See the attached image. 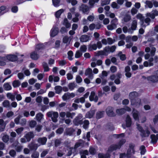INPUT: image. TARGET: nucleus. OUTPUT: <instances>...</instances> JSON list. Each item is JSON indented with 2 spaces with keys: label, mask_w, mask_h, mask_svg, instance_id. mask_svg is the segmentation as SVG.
Segmentation results:
<instances>
[{
  "label": "nucleus",
  "mask_w": 158,
  "mask_h": 158,
  "mask_svg": "<svg viewBox=\"0 0 158 158\" xmlns=\"http://www.w3.org/2000/svg\"><path fill=\"white\" fill-rule=\"evenodd\" d=\"M137 128L139 131L140 132V135L142 137H148L149 135L150 132L148 128L145 131L143 128L139 124L137 125Z\"/></svg>",
  "instance_id": "f257e3e1"
},
{
  "label": "nucleus",
  "mask_w": 158,
  "mask_h": 158,
  "mask_svg": "<svg viewBox=\"0 0 158 158\" xmlns=\"http://www.w3.org/2000/svg\"><path fill=\"white\" fill-rule=\"evenodd\" d=\"M47 115L51 117L53 122L56 123L57 121V118L58 116V113L56 112L50 111L47 113Z\"/></svg>",
  "instance_id": "f03ea898"
},
{
  "label": "nucleus",
  "mask_w": 158,
  "mask_h": 158,
  "mask_svg": "<svg viewBox=\"0 0 158 158\" xmlns=\"http://www.w3.org/2000/svg\"><path fill=\"white\" fill-rule=\"evenodd\" d=\"M150 83H155L158 81V76L156 75H152L150 76L145 77Z\"/></svg>",
  "instance_id": "7ed1b4c3"
},
{
  "label": "nucleus",
  "mask_w": 158,
  "mask_h": 158,
  "mask_svg": "<svg viewBox=\"0 0 158 158\" xmlns=\"http://www.w3.org/2000/svg\"><path fill=\"white\" fill-rule=\"evenodd\" d=\"M131 105L137 108L139 107L142 104L141 100L139 98L131 100Z\"/></svg>",
  "instance_id": "20e7f679"
},
{
  "label": "nucleus",
  "mask_w": 158,
  "mask_h": 158,
  "mask_svg": "<svg viewBox=\"0 0 158 158\" xmlns=\"http://www.w3.org/2000/svg\"><path fill=\"white\" fill-rule=\"evenodd\" d=\"M113 110V108L111 106H109L106 108V111L108 116L112 117L116 116V114L114 112Z\"/></svg>",
  "instance_id": "39448f33"
},
{
  "label": "nucleus",
  "mask_w": 158,
  "mask_h": 158,
  "mask_svg": "<svg viewBox=\"0 0 158 158\" xmlns=\"http://www.w3.org/2000/svg\"><path fill=\"white\" fill-rule=\"evenodd\" d=\"M2 57L5 58V59L3 60V61L5 62L7 60L14 61L17 60V56L15 55H8L6 57Z\"/></svg>",
  "instance_id": "423d86ee"
},
{
  "label": "nucleus",
  "mask_w": 158,
  "mask_h": 158,
  "mask_svg": "<svg viewBox=\"0 0 158 158\" xmlns=\"http://www.w3.org/2000/svg\"><path fill=\"white\" fill-rule=\"evenodd\" d=\"M117 19H113L110 22V24L107 26V29L109 30H112L117 27V26L115 23Z\"/></svg>",
  "instance_id": "0eeeda50"
},
{
  "label": "nucleus",
  "mask_w": 158,
  "mask_h": 158,
  "mask_svg": "<svg viewBox=\"0 0 158 158\" xmlns=\"http://www.w3.org/2000/svg\"><path fill=\"white\" fill-rule=\"evenodd\" d=\"M58 32V28L56 26H54L51 30L50 35L51 37H54L56 35Z\"/></svg>",
  "instance_id": "6e6552de"
},
{
  "label": "nucleus",
  "mask_w": 158,
  "mask_h": 158,
  "mask_svg": "<svg viewBox=\"0 0 158 158\" xmlns=\"http://www.w3.org/2000/svg\"><path fill=\"white\" fill-rule=\"evenodd\" d=\"M132 114L133 117L135 120H139V114L137 110H135V109H133Z\"/></svg>",
  "instance_id": "1a4fd4ad"
},
{
  "label": "nucleus",
  "mask_w": 158,
  "mask_h": 158,
  "mask_svg": "<svg viewBox=\"0 0 158 158\" xmlns=\"http://www.w3.org/2000/svg\"><path fill=\"white\" fill-rule=\"evenodd\" d=\"M117 149H119L117 144H112L108 148L107 151L110 153Z\"/></svg>",
  "instance_id": "9d476101"
},
{
  "label": "nucleus",
  "mask_w": 158,
  "mask_h": 158,
  "mask_svg": "<svg viewBox=\"0 0 158 158\" xmlns=\"http://www.w3.org/2000/svg\"><path fill=\"white\" fill-rule=\"evenodd\" d=\"M126 125L127 127H130L132 124V120L131 118L129 115H127L126 118Z\"/></svg>",
  "instance_id": "9b49d317"
},
{
  "label": "nucleus",
  "mask_w": 158,
  "mask_h": 158,
  "mask_svg": "<svg viewBox=\"0 0 158 158\" xmlns=\"http://www.w3.org/2000/svg\"><path fill=\"white\" fill-rule=\"evenodd\" d=\"M129 96L130 99L131 101V100H133V99H135L138 98V94L137 92L134 91L130 92Z\"/></svg>",
  "instance_id": "f8f14e48"
},
{
  "label": "nucleus",
  "mask_w": 158,
  "mask_h": 158,
  "mask_svg": "<svg viewBox=\"0 0 158 158\" xmlns=\"http://www.w3.org/2000/svg\"><path fill=\"white\" fill-rule=\"evenodd\" d=\"M95 93L94 92L92 91L89 97V100L90 101H94L97 102L98 99V97L95 96Z\"/></svg>",
  "instance_id": "ddd939ff"
},
{
  "label": "nucleus",
  "mask_w": 158,
  "mask_h": 158,
  "mask_svg": "<svg viewBox=\"0 0 158 158\" xmlns=\"http://www.w3.org/2000/svg\"><path fill=\"white\" fill-rule=\"evenodd\" d=\"M80 39L81 42H86L90 40V38L89 36L87 35H83L80 37Z\"/></svg>",
  "instance_id": "4468645a"
},
{
  "label": "nucleus",
  "mask_w": 158,
  "mask_h": 158,
  "mask_svg": "<svg viewBox=\"0 0 158 158\" xmlns=\"http://www.w3.org/2000/svg\"><path fill=\"white\" fill-rule=\"evenodd\" d=\"M34 136L33 133L30 132L26 134L24 137L26 139L27 141H29L31 139L34 137Z\"/></svg>",
  "instance_id": "2eb2a0df"
},
{
  "label": "nucleus",
  "mask_w": 158,
  "mask_h": 158,
  "mask_svg": "<svg viewBox=\"0 0 158 158\" xmlns=\"http://www.w3.org/2000/svg\"><path fill=\"white\" fill-rule=\"evenodd\" d=\"M72 38L71 37L64 36L63 39V42L64 44H69L70 43Z\"/></svg>",
  "instance_id": "dca6fc26"
},
{
  "label": "nucleus",
  "mask_w": 158,
  "mask_h": 158,
  "mask_svg": "<svg viewBox=\"0 0 158 158\" xmlns=\"http://www.w3.org/2000/svg\"><path fill=\"white\" fill-rule=\"evenodd\" d=\"M110 153L107 151L106 154L99 153V158H110Z\"/></svg>",
  "instance_id": "f3484780"
},
{
  "label": "nucleus",
  "mask_w": 158,
  "mask_h": 158,
  "mask_svg": "<svg viewBox=\"0 0 158 158\" xmlns=\"http://www.w3.org/2000/svg\"><path fill=\"white\" fill-rule=\"evenodd\" d=\"M38 141L40 145H44L47 141V138L46 137L40 138L38 139Z\"/></svg>",
  "instance_id": "a211bd4d"
},
{
  "label": "nucleus",
  "mask_w": 158,
  "mask_h": 158,
  "mask_svg": "<svg viewBox=\"0 0 158 158\" xmlns=\"http://www.w3.org/2000/svg\"><path fill=\"white\" fill-rule=\"evenodd\" d=\"M6 96L8 99H10L12 101H14L15 99V95L11 93H7Z\"/></svg>",
  "instance_id": "6ab92c4d"
},
{
  "label": "nucleus",
  "mask_w": 158,
  "mask_h": 158,
  "mask_svg": "<svg viewBox=\"0 0 158 158\" xmlns=\"http://www.w3.org/2000/svg\"><path fill=\"white\" fill-rule=\"evenodd\" d=\"M126 140L125 139H122L119 140L117 145L120 149L121 147L126 143Z\"/></svg>",
  "instance_id": "aec40b11"
},
{
  "label": "nucleus",
  "mask_w": 158,
  "mask_h": 158,
  "mask_svg": "<svg viewBox=\"0 0 158 158\" xmlns=\"http://www.w3.org/2000/svg\"><path fill=\"white\" fill-rule=\"evenodd\" d=\"M80 10L82 11L83 13H85L88 10V7L84 5H82L80 8Z\"/></svg>",
  "instance_id": "412c9836"
},
{
  "label": "nucleus",
  "mask_w": 158,
  "mask_h": 158,
  "mask_svg": "<svg viewBox=\"0 0 158 158\" xmlns=\"http://www.w3.org/2000/svg\"><path fill=\"white\" fill-rule=\"evenodd\" d=\"M116 112L118 115H122L125 113V110L124 108L117 109Z\"/></svg>",
  "instance_id": "4be33fe9"
},
{
  "label": "nucleus",
  "mask_w": 158,
  "mask_h": 158,
  "mask_svg": "<svg viewBox=\"0 0 158 158\" xmlns=\"http://www.w3.org/2000/svg\"><path fill=\"white\" fill-rule=\"evenodd\" d=\"M118 56L120 57V59L122 61H124L126 59L125 54H123L122 52L121 51L119 52L118 53Z\"/></svg>",
  "instance_id": "5701e85b"
},
{
  "label": "nucleus",
  "mask_w": 158,
  "mask_h": 158,
  "mask_svg": "<svg viewBox=\"0 0 158 158\" xmlns=\"http://www.w3.org/2000/svg\"><path fill=\"white\" fill-rule=\"evenodd\" d=\"M54 89L56 93L59 94L62 91V88L61 86L58 85L55 87Z\"/></svg>",
  "instance_id": "b1692460"
},
{
  "label": "nucleus",
  "mask_w": 158,
  "mask_h": 158,
  "mask_svg": "<svg viewBox=\"0 0 158 158\" xmlns=\"http://www.w3.org/2000/svg\"><path fill=\"white\" fill-rule=\"evenodd\" d=\"M63 24L66 27V28H69L71 26V24L68 22V20L66 18L64 19L63 22Z\"/></svg>",
  "instance_id": "393cba45"
},
{
  "label": "nucleus",
  "mask_w": 158,
  "mask_h": 158,
  "mask_svg": "<svg viewBox=\"0 0 158 158\" xmlns=\"http://www.w3.org/2000/svg\"><path fill=\"white\" fill-rule=\"evenodd\" d=\"M31 58L34 60H37L39 57V55L35 52H32L31 54Z\"/></svg>",
  "instance_id": "a878e982"
},
{
  "label": "nucleus",
  "mask_w": 158,
  "mask_h": 158,
  "mask_svg": "<svg viewBox=\"0 0 158 158\" xmlns=\"http://www.w3.org/2000/svg\"><path fill=\"white\" fill-rule=\"evenodd\" d=\"M64 10L63 9H60L57 11L55 14L56 17L59 18L62 13H63Z\"/></svg>",
  "instance_id": "bb28decb"
},
{
  "label": "nucleus",
  "mask_w": 158,
  "mask_h": 158,
  "mask_svg": "<svg viewBox=\"0 0 158 158\" xmlns=\"http://www.w3.org/2000/svg\"><path fill=\"white\" fill-rule=\"evenodd\" d=\"M151 142L153 144H156L157 142V140L156 138V135L154 134H152L151 135Z\"/></svg>",
  "instance_id": "cd10ccee"
},
{
  "label": "nucleus",
  "mask_w": 158,
  "mask_h": 158,
  "mask_svg": "<svg viewBox=\"0 0 158 158\" xmlns=\"http://www.w3.org/2000/svg\"><path fill=\"white\" fill-rule=\"evenodd\" d=\"M5 125L3 123V121L2 119H0V131H4Z\"/></svg>",
  "instance_id": "c85d7f7f"
},
{
  "label": "nucleus",
  "mask_w": 158,
  "mask_h": 158,
  "mask_svg": "<svg viewBox=\"0 0 158 158\" xmlns=\"http://www.w3.org/2000/svg\"><path fill=\"white\" fill-rule=\"evenodd\" d=\"M85 74L86 76H88L90 78L92 74V70L90 69H88L86 70L85 72Z\"/></svg>",
  "instance_id": "c756f323"
},
{
  "label": "nucleus",
  "mask_w": 158,
  "mask_h": 158,
  "mask_svg": "<svg viewBox=\"0 0 158 158\" xmlns=\"http://www.w3.org/2000/svg\"><path fill=\"white\" fill-rule=\"evenodd\" d=\"M139 149L140 151L141 154L142 155H144L146 152V149L145 146L143 145L141 146Z\"/></svg>",
  "instance_id": "7c9ffc66"
},
{
  "label": "nucleus",
  "mask_w": 158,
  "mask_h": 158,
  "mask_svg": "<svg viewBox=\"0 0 158 158\" xmlns=\"http://www.w3.org/2000/svg\"><path fill=\"white\" fill-rule=\"evenodd\" d=\"M39 146L37 144H34L33 143H31L29 145V148L31 150H36L38 147Z\"/></svg>",
  "instance_id": "2f4dec72"
},
{
  "label": "nucleus",
  "mask_w": 158,
  "mask_h": 158,
  "mask_svg": "<svg viewBox=\"0 0 158 158\" xmlns=\"http://www.w3.org/2000/svg\"><path fill=\"white\" fill-rule=\"evenodd\" d=\"M137 22L136 21L134 20L132 22L131 29L132 30H135L137 27Z\"/></svg>",
  "instance_id": "473e14b6"
},
{
  "label": "nucleus",
  "mask_w": 158,
  "mask_h": 158,
  "mask_svg": "<svg viewBox=\"0 0 158 158\" xmlns=\"http://www.w3.org/2000/svg\"><path fill=\"white\" fill-rule=\"evenodd\" d=\"M3 87L4 89L6 90H10L12 88L11 86L8 83H6L4 84Z\"/></svg>",
  "instance_id": "72a5a7b5"
},
{
  "label": "nucleus",
  "mask_w": 158,
  "mask_h": 158,
  "mask_svg": "<svg viewBox=\"0 0 158 158\" xmlns=\"http://www.w3.org/2000/svg\"><path fill=\"white\" fill-rule=\"evenodd\" d=\"M108 129L111 131H113L114 129V126L111 123H108L106 124Z\"/></svg>",
  "instance_id": "f704fd0d"
},
{
  "label": "nucleus",
  "mask_w": 158,
  "mask_h": 158,
  "mask_svg": "<svg viewBox=\"0 0 158 158\" xmlns=\"http://www.w3.org/2000/svg\"><path fill=\"white\" fill-rule=\"evenodd\" d=\"M43 117V115L41 113H39L36 114V118L37 120L38 121H40Z\"/></svg>",
  "instance_id": "c9c22d12"
},
{
  "label": "nucleus",
  "mask_w": 158,
  "mask_h": 158,
  "mask_svg": "<svg viewBox=\"0 0 158 158\" xmlns=\"http://www.w3.org/2000/svg\"><path fill=\"white\" fill-rule=\"evenodd\" d=\"M62 98L64 101H66L70 98L69 97V93H65L62 96Z\"/></svg>",
  "instance_id": "e433bc0d"
},
{
  "label": "nucleus",
  "mask_w": 158,
  "mask_h": 158,
  "mask_svg": "<svg viewBox=\"0 0 158 158\" xmlns=\"http://www.w3.org/2000/svg\"><path fill=\"white\" fill-rule=\"evenodd\" d=\"M43 66L44 72H48L49 70V68L47 63L44 62L43 63Z\"/></svg>",
  "instance_id": "4c0bfd02"
},
{
  "label": "nucleus",
  "mask_w": 158,
  "mask_h": 158,
  "mask_svg": "<svg viewBox=\"0 0 158 158\" xmlns=\"http://www.w3.org/2000/svg\"><path fill=\"white\" fill-rule=\"evenodd\" d=\"M13 86L15 88L19 87L20 85V83L18 80L14 81L12 84Z\"/></svg>",
  "instance_id": "58836bf2"
},
{
  "label": "nucleus",
  "mask_w": 158,
  "mask_h": 158,
  "mask_svg": "<svg viewBox=\"0 0 158 158\" xmlns=\"http://www.w3.org/2000/svg\"><path fill=\"white\" fill-rule=\"evenodd\" d=\"M3 106L5 107H8L10 106V102L8 100H5L2 103Z\"/></svg>",
  "instance_id": "ea45409f"
},
{
  "label": "nucleus",
  "mask_w": 158,
  "mask_h": 158,
  "mask_svg": "<svg viewBox=\"0 0 158 158\" xmlns=\"http://www.w3.org/2000/svg\"><path fill=\"white\" fill-rule=\"evenodd\" d=\"M82 53L80 51H77L75 55V57L78 58L80 57L82 55Z\"/></svg>",
  "instance_id": "a19ab883"
},
{
  "label": "nucleus",
  "mask_w": 158,
  "mask_h": 158,
  "mask_svg": "<svg viewBox=\"0 0 158 158\" xmlns=\"http://www.w3.org/2000/svg\"><path fill=\"white\" fill-rule=\"evenodd\" d=\"M87 48L86 46L85 45L81 46L80 47V50L81 52H85L86 51Z\"/></svg>",
  "instance_id": "79ce46f5"
},
{
  "label": "nucleus",
  "mask_w": 158,
  "mask_h": 158,
  "mask_svg": "<svg viewBox=\"0 0 158 158\" xmlns=\"http://www.w3.org/2000/svg\"><path fill=\"white\" fill-rule=\"evenodd\" d=\"M68 58L70 60H72V57L73 56V52L71 51H70L68 52Z\"/></svg>",
  "instance_id": "37998d69"
},
{
  "label": "nucleus",
  "mask_w": 158,
  "mask_h": 158,
  "mask_svg": "<svg viewBox=\"0 0 158 158\" xmlns=\"http://www.w3.org/2000/svg\"><path fill=\"white\" fill-rule=\"evenodd\" d=\"M60 0H52V2L55 6L57 7L59 6V4Z\"/></svg>",
  "instance_id": "c03bdc74"
},
{
  "label": "nucleus",
  "mask_w": 158,
  "mask_h": 158,
  "mask_svg": "<svg viewBox=\"0 0 158 158\" xmlns=\"http://www.w3.org/2000/svg\"><path fill=\"white\" fill-rule=\"evenodd\" d=\"M74 130L73 128H68L66 129V132L68 135H71L74 132Z\"/></svg>",
  "instance_id": "a18cd8bd"
},
{
  "label": "nucleus",
  "mask_w": 158,
  "mask_h": 158,
  "mask_svg": "<svg viewBox=\"0 0 158 158\" xmlns=\"http://www.w3.org/2000/svg\"><path fill=\"white\" fill-rule=\"evenodd\" d=\"M89 123L88 121L85 120L84 121V124L83 125V127L85 129L87 128L88 127Z\"/></svg>",
  "instance_id": "49530a36"
},
{
  "label": "nucleus",
  "mask_w": 158,
  "mask_h": 158,
  "mask_svg": "<svg viewBox=\"0 0 158 158\" xmlns=\"http://www.w3.org/2000/svg\"><path fill=\"white\" fill-rule=\"evenodd\" d=\"M131 16L129 15H126L123 18V20L125 22H127L131 19Z\"/></svg>",
  "instance_id": "de8ad7c7"
},
{
  "label": "nucleus",
  "mask_w": 158,
  "mask_h": 158,
  "mask_svg": "<svg viewBox=\"0 0 158 158\" xmlns=\"http://www.w3.org/2000/svg\"><path fill=\"white\" fill-rule=\"evenodd\" d=\"M117 68L114 66H112L110 68V71L112 73L115 72L117 70Z\"/></svg>",
  "instance_id": "09e8293b"
},
{
  "label": "nucleus",
  "mask_w": 158,
  "mask_h": 158,
  "mask_svg": "<svg viewBox=\"0 0 158 158\" xmlns=\"http://www.w3.org/2000/svg\"><path fill=\"white\" fill-rule=\"evenodd\" d=\"M44 47V46L43 44H40L37 45L36 46V51H38L39 50L43 48Z\"/></svg>",
  "instance_id": "8fccbe9b"
},
{
  "label": "nucleus",
  "mask_w": 158,
  "mask_h": 158,
  "mask_svg": "<svg viewBox=\"0 0 158 158\" xmlns=\"http://www.w3.org/2000/svg\"><path fill=\"white\" fill-rule=\"evenodd\" d=\"M89 152L90 154L94 155L96 152L95 149L93 147H90L89 149Z\"/></svg>",
  "instance_id": "3c124183"
},
{
  "label": "nucleus",
  "mask_w": 158,
  "mask_h": 158,
  "mask_svg": "<svg viewBox=\"0 0 158 158\" xmlns=\"http://www.w3.org/2000/svg\"><path fill=\"white\" fill-rule=\"evenodd\" d=\"M76 82L77 83H81L82 81V79L81 77L78 75L76 76Z\"/></svg>",
  "instance_id": "603ef678"
},
{
  "label": "nucleus",
  "mask_w": 158,
  "mask_h": 158,
  "mask_svg": "<svg viewBox=\"0 0 158 158\" xmlns=\"http://www.w3.org/2000/svg\"><path fill=\"white\" fill-rule=\"evenodd\" d=\"M146 3L149 8H151L152 7L153 4L151 1H146Z\"/></svg>",
  "instance_id": "864d4df0"
},
{
  "label": "nucleus",
  "mask_w": 158,
  "mask_h": 158,
  "mask_svg": "<svg viewBox=\"0 0 158 158\" xmlns=\"http://www.w3.org/2000/svg\"><path fill=\"white\" fill-rule=\"evenodd\" d=\"M23 128L21 127L19 128H18L16 129L15 131L18 135H19L21 134V132L23 131Z\"/></svg>",
  "instance_id": "5fc2aeb1"
},
{
  "label": "nucleus",
  "mask_w": 158,
  "mask_h": 158,
  "mask_svg": "<svg viewBox=\"0 0 158 158\" xmlns=\"http://www.w3.org/2000/svg\"><path fill=\"white\" fill-rule=\"evenodd\" d=\"M75 17L73 19V21L74 22H76L78 21V17H79V14L78 13H76L75 14Z\"/></svg>",
  "instance_id": "6e6d98bb"
},
{
  "label": "nucleus",
  "mask_w": 158,
  "mask_h": 158,
  "mask_svg": "<svg viewBox=\"0 0 158 158\" xmlns=\"http://www.w3.org/2000/svg\"><path fill=\"white\" fill-rule=\"evenodd\" d=\"M67 78L68 80H72L73 78V74L71 73H68L67 75Z\"/></svg>",
  "instance_id": "4d7b16f0"
},
{
  "label": "nucleus",
  "mask_w": 158,
  "mask_h": 158,
  "mask_svg": "<svg viewBox=\"0 0 158 158\" xmlns=\"http://www.w3.org/2000/svg\"><path fill=\"white\" fill-rule=\"evenodd\" d=\"M23 71L27 76H29L31 74L29 70L28 69H26L25 68H24L23 69Z\"/></svg>",
  "instance_id": "13d9d810"
},
{
  "label": "nucleus",
  "mask_w": 158,
  "mask_h": 158,
  "mask_svg": "<svg viewBox=\"0 0 158 158\" xmlns=\"http://www.w3.org/2000/svg\"><path fill=\"white\" fill-rule=\"evenodd\" d=\"M68 87L71 90H73L74 87V84L73 83H70L68 85Z\"/></svg>",
  "instance_id": "bf43d9fd"
},
{
  "label": "nucleus",
  "mask_w": 158,
  "mask_h": 158,
  "mask_svg": "<svg viewBox=\"0 0 158 158\" xmlns=\"http://www.w3.org/2000/svg\"><path fill=\"white\" fill-rule=\"evenodd\" d=\"M60 41L59 40H56L55 43V45L54 47L56 48H59L60 46Z\"/></svg>",
  "instance_id": "052dcab7"
},
{
  "label": "nucleus",
  "mask_w": 158,
  "mask_h": 158,
  "mask_svg": "<svg viewBox=\"0 0 158 158\" xmlns=\"http://www.w3.org/2000/svg\"><path fill=\"white\" fill-rule=\"evenodd\" d=\"M36 81V79H35L33 78H31L28 80V82L30 85L33 84Z\"/></svg>",
  "instance_id": "680f3d73"
},
{
  "label": "nucleus",
  "mask_w": 158,
  "mask_h": 158,
  "mask_svg": "<svg viewBox=\"0 0 158 158\" xmlns=\"http://www.w3.org/2000/svg\"><path fill=\"white\" fill-rule=\"evenodd\" d=\"M107 43L109 44H113L114 40H113L112 38H107Z\"/></svg>",
  "instance_id": "e2e57ef3"
},
{
  "label": "nucleus",
  "mask_w": 158,
  "mask_h": 158,
  "mask_svg": "<svg viewBox=\"0 0 158 158\" xmlns=\"http://www.w3.org/2000/svg\"><path fill=\"white\" fill-rule=\"evenodd\" d=\"M2 140L5 142H6L9 140V136L7 135H4L2 138Z\"/></svg>",
  "instance_id": "0e129e2a"
},
{
  "label": "nucleus",
  "mask_w": 158,
  "mask_h": 158,
  "mask_svg": "<svg viewBox=\"0 0 158 158\" xmlns=\"http://www.w3.org/2000/svg\"><path fill=\"white\" fill-rule=\"evenodd\" d=\"M74 115L75 114L74 113H71L69 112H67L66 114V116L67 117H70L71 118H73Z\"/></svg>",
  "instance_id": "69168bd1"
},
{
  "label": "nucleus",
  "mask_w": 158,
  "mask_h": 158,
  "mask_svg": "<svg viewBox=\"0 0 158 158\" xmlns=\"http://www.w3.org/2000/svg\"><path fill=\"white\" fill-rule=\"evenodd\" d=\"M137 10L135 8H133L131 10V13L132 15H133L137 13Z\"/></svg>",
  "instance_id": "338daca9"
},
{
  "label": "nucleus",
  "mask_w": 158,
  "mask_h": 158,
  "mask_svg": "<svg viewBox=\"0 0 158 158\" xmlns=\"http://www.w3.org/2000/svg\"><path fill=\"white\" fill-rule=\"evenodd\" d=\"M39 153L36 152H34L32 155L31 157L34 158H38L39 156Z\"/></svg>",
  "instance_id": "774afa93"
}]
</instances>
